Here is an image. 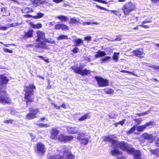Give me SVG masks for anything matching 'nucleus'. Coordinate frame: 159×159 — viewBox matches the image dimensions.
<instances>
[{
  "label": "nucleus",
  "mask_w": 159,
  "mask_h": 159,
  "mask_svg": "<svg viewBox=\"0 0 159 159\" xmlns=\"http://www.w3.org/2000/svg\"><path fill=\"white\" fill-rule=\"evenodd\" d=\"M111 57L109 56H106L101 59V63H104L107 61L110 60Z\"/></svg>",
  "instance_id": "c756f323"
},
{
  "label": "nucleus",
  "mask_w": 159,
  "mask_h": 159,
  "mask_svg": "<svg viewBox=\"0 0 159 159\" xmlns=\"http://www.w3.org/2000/svg\"><path fill=\"white\" fill-rule=\"evenodd\" d=\"M79 49L77 48H75L72 50V51L74 53H77L79 52Z\"/></svg>",
  "instance_id": "3c124183"
},
{
  "label": "nucleus",
  "mask_w": 159,
  "mask_h": 159,
  "mask_svg": "<svg viewBox=\"0 0 159 159\" xmlns=\"http://www.w3.org/2000/svg\"><path fill=\"white\" fill-rule=\"evenodd\" d=\"M36 47L42 48L47 49V47L46 44L43 43L45 39V33L43 31L38 30L36 31Z\"/></svg>",
  "instance_id": "f03ea898"
},
{
  "label": "nucleus",
  "mask_w": 159,
  "mask_h": 159,
  "mask_svg": "<svg viewBox=\"0 0 159 159\" xmlns=\"http://www.w3.org/2000/svg\"><path fill=\"white\" fill-rule=\"evenodd\" d=\"M135 121L139 125L141 123V122L142 121V120L141 118H139L135 120Z\"/></svg>",
  "instance_id": "79ce46f5"
},
{
  "label": "nucleus",
  "mask_w": 159,
  "mask_h": 159,
  "mask_svg": "<svg viewBox=\"0 0 159 159\" xmlns=\"http://www.w3.org/2000/svg\"><path fill=\"white\" fill-rule=\"evenodd\" d=\"M44 14L43 13H41L40 12H38L36 15L33 16V18L36 19L40 18L42 17Z\"/></svg>",
  "instance_id": "cd10ccee"
},
{
  "label": "nucleus",
  "mask_w": 159,
  "mask_h": 159,
  "mask_svg": "<svg viewBox=\"0 0 159 159\" xmlns=\"http://www.w3.org/2000/svg\"><path fill=\"white\" fill-rule=\"evenodd\" d=\"M75 156L69 152H65L64 156L60 157L59 156H56L53 157L52 159H75Z\"/></svg>",
  "instance_id": "0eeeda50"
},
{
  "label": "nucleus",
  "mask_w": 159,
  "mask_h": 159,
  "mask_svg": "<svg viewBox=\"0 0 159 159\" xmlns=\"http://www.w3.org/2000/svg\"><path fill=\"white\" fill-rule=\"evenodd\" d=\"M54 107L56 108L57 109H59L60 108V107L58 106L57 105L55 104H53Z\"/></svg>",
  "instance_id": "0e129e2a"
},
{
  "label": "nucleus",
  "mask_w": 159,
  "mask_h": 159,
  "mask_svg": "<svg viewBox=\"0 0 159 159\" xmlns=\"http://www.w3.org/2000/svg\"><path fill=\"white\" fill-rule=\"evenodd\" d=\"M11 100L7 96L5 91L0 90V103L2 104L10 103Z\"/></svg>",
  "instance_id": "423d86ee"
},
{
  "label": "nucleus",
  "mask_w": 159,
  "mask_h": 159,
  "mask_svg": "<svg viewBox=\"0 0 159 159\" xmlns=\"http://www.w3.org/2000/svg\"><path fill=\"white\" fill-rule=\"evenodd\" d=\"M61 29L63 30H68L69 29V27L64 24H61Z\"/></svg>",
  "instance_id": "72a5a7b5"
},
{
  "label": "nucleus",
  "mask_w": 159,
  "mask_h": 159,
  "mask_svg": "<svg viewBox=\"0 0 159 159\" xmlns=\"http://www.w3.org/2000/svg\"><path fill=\"white\" fill-rule=\"evenodd\" d=\"M82 25H90L91 23L90 22H84L82 23Z\"/></svg>",
  "instance_id": "13d9d810"
},
{
  "label": "nucleus",
  "mask_w": 159,
  "mask_h": 159,
  "mask_svg": "<svg viewBox=\"0 0 159 159\" xmlns=\"http://www.w3.org/2000/svg\"><path fill=\"white\" fill-rule=\"evenodd\" d=\"M149 113V111H147L141 113L136 114V115L139 116H143L144 115H146L148 114Z\"/></svg>",
  "instance_id": "a19ab883"
},
{
  "label": "nucleus",
  "mask_w": 159,
  "mask_h": 159,
  "mask_svg": "<svg viewBox=\"0 0 159 159\" xmlns=\"http://www.w3.org/2000/svg\"><path fill=\"white\" fill-rule=\"evenodd\" d=\"M111 12L113 13L116 16H120L121 15L120 12L117 11L116 10H111L110 11Z\"/></svg>",
  "instance_id": "c9c22d12"
},
{
  "label": "nucleus",
  "mask_w": 159,
  "mask_h": 159,
  "mask_svg": "<svg viewBox=\"0 0 159 159\" xmlns=\"http://www.w3.org/2000/svg\"><path fill=\"white\" fill-rule=\"evenodd\" d=\"M44 42H48L51 43H53V42L52 41H51L50 40L48 39H47L45 38V39L44 40Z\"/></svg>",
  "instance_id": "09e8293b"
},
{
  "label": "nucleus",
  "mask_w": 159,
  "mask_h": 159,
  "mask_svg": "<svg viewBox=\"0 0 159 159\" xmlns=\"http://www.w3.org/2000/svg\"><path fill=\"white\" fill-rule=\"evenodd\" d=\"M21 24V23H13L11 24L8 25V27L10 28L11 27H15L17 25H19Z\"/></svg>",
  "instance_id": "4c0bfd02"
},
{
  "label": "nucleus",
  "mask_w": 159,
  "mask_h": 159,
  "mask_svg": "<svg viewBox=\"0 0 159 159\" xmlns=\"http://www.w3.org/2000/svg\"><path fill=\"white\" fill-rule=\"evenodd\" d=\"M119 53L114 52L113 56V60L117 62L118 60V54Z\"/></svg>",
  "instance_id": "7c9ffc66"
},
{
  "label": "nucleus",
  "mask_w": 159,
  "mask_h": 159,
  "mask_svg": "<svg viewBox=\"0 0 159 159\" xmlns=\"http://www.w3.org/2000/svg\"><path fill=\"white\" fill-rule=\"evenodd\" d=\"M150 152L152 154L159 157V148H157L154 150H150Z\"/></svg>",
  "instance_id": "a878e982"
},
{
  "label": "nucleus",
  "mask_w": 159,
  "mask_h": 159,
  "mask_svg": "<svg viewBox=\"0 0 159 159\" xmlns=\"http://www.w3.org/2000/svg\"><path fill=\"white\" fill-rule=\"evenodd\" d=\"M113 90L110 89H106L105 90V92L106 94H111L113 92Z\"/></svg>",
  "instance_id": "e433bc0d"
},
{
  "label": "nucleus",
  "mask_w": 159,
  "mask_h": 159,
  "mask_svg": "<svg viewBox=\"0 0 159 159\" xmlns=\"http://www.w3.org/2000/svg\"><path fill=\"white\" fill-rule=\"evenodd\" d=\"M139 26L140 27H143V28H145L146 29L149 28V27H148V25H143L142 24V25H139Z\"/></svg>",
  "instance_id": "4d7b16f0"
},
{
  "label": "nucleus",
  "mask_w": 159,
  "mask_h": 159,
  "mask_svg": "<svg viewBox=\"0 0 159 159\" xmlns=\"http://www.w3.org/2000/svg\"><path fill=\"white\" fill-rule=\"evenodd\" d=\"M67 36L65 35H60L57 38L58 40H62L65 39H67Z\"/></svg>",
  "instance_id": "ea45409f"
},
{
  "label": "nucleus",
  "mask_w": 159,
  "mask_h": 159,
  "mask_svg": "<svg viewBox=\"0 0 159 159\" xmlns=\"http://www.w3.org/2000/svg\"><path fill=\"white\" fill-rule=\"evenodd\" d=\"M73 138L72 136H65L63 134L60 135L58 137V139L61 142H67L72 140Z\"/></svg>",
  "instance_id": "9b49d317"
},
{
  "label": "nucleus",
  "mask_w": 159,
  "mask_h": 159,
  "mask_svg": "<svg viewBox=\"0 0 159 159\" xmlns=\"http://www.w3.org/2000/svg\"><path fill=\"white\" fill-rule=\"evenodd\" d=\"M142 138L148 140H150L152 142L154 139V138L151 134H148L146 133L143 134L142 135Z\"/></svg>",
  "instance_id": "4468645a"
},
{
  "label": "nucleus",
  "mask_w": 159,
  "mask_h": 159,
  "mask_svg": "<svg viewBox=\"0 0 159 159\" xmlns=\"http://www.w3.org/2000/svg\"><path fill=\"white\" fill-rule=\"evenodd\" d=\"M55 29L58 30L61 29V24H57L55 25Z\"/></svg>",
  "instance_id": "37998d69"
},
{
  "label": "nucleus",
  "mask_w": 159,
  "mask_h": 159,
  "mask_svg": "<svg viewBox=\"0 0 159 159\" xmlns=\"http://www.w3.org/2000/svg\"><path fill=\"white\" fill-rule=\"evenodd\" d=\"M24 13H28L29 12H33V10L31 8L26 7H23L21 10Z\"/></svg>",
  "instance_id": "4be33fe9"
},
{
  "label": "nucleus",
  "mask_w": 159,
  "mask_h": 159,
  "mask_svg": "<svg viewBox=\"0 0 159 159\" xmlns=\"http://www.w3.org/2000/svg\"><path fill=\"white\" fill-rule=\"evenodd\" d=\"M121 40V38L120 37V36H116V38L114 40H111L112 41H120Z\"/></svg>",
  "instance_id": "a18cd8bd"
},
{
  "label": "nucleus",
  "mask_w": 159,
  "mask_h": 159,
  "mask_svg": "<svg viewBox=\"0 0 159 159\" xmlns=\"http://www.w3.org/2000/svg\"><path fill=\"white\" fill-rule=\"evenodd\" d=\"M95 78L99 87H105L109 85L108 80L98 77H95Z\"/></svg>",
  "instance_id": "1a4fd4ad"
},
{
  "label": "nucleus",
  "mask_w": 159,
  "mask_h": 159,
  "mask_svg": "<svg viewBox=\"0 0 159 159\" xmlns=\"http://www.w3.org/2000/svg\"><path fill=\"white\" fill-rule=\"evenodd\" d=\"M29 88H27L25 89L26 91L25 94V99L27 102H32L33 101L34 96L33 94V91H29Z\"/></svg>",
  "instance_id": "6e6552de"
},
{
  "label": "nucleus",
  "mask_w": 159,
  "mask_h": 159,
  "mask_svg": "<svg viewBox=\"0 0 159 159\" xmlns=\"http://www.w3.org/2000/svg\"><path fill=\"white\" fill-rule=\"evenodd\" d=\"M30 112H31L34 116H36V114L38 112L39 110L37 109H34L30 108L29 109Z\"/></svg>",
  "instance_id": "bb28decb"
},
{
  "label": "nucleus",
  "mask_w": 159,
  "mask_h": 159,
  "mask_svg": "<svg viewBox=\"0 0 159 159\" xmlns=\"http://www.w3.org/2000/svg\"><path fill=\"white\" fill-rule=\"evenodd\" d=\"M133 52L135 56L137 57H139L144 54L142 49H140L134 51Z\"/></svg>",
  "instance_id": "6ab92c4d"
},
{
  "label": "nucleus",
  "mask_w": 159,
  "mask_h": 159,
  "mask_svg": "<svg viewBox=\"0 0 159 159\" xmlns=\"http://www.w3.org/2000/svg\"><path fill=\"white\" fill-rule=\"evenodd\" d=\"M155 144L157 146H159V138L156 141Z\"/></svg>",
  "instance_id": "052dcab7"
},
{
  "label": "nucleus",
  "mask_w": 159,
  "mask_h": 159,
  "mask_svg": "<svg viewBox=\"0 0 159 159\" xmlns=\"http://www.w3.org/2000/svg\"><path fill=\"white\" fill-rule=\"evenodd\" d=\"M27 88H29V91H33L32 90L33 89H34L35 88V87L34 85L33 84L30 85L29 87H25V89H26Z\"/></svg>",
  "instance_id": "58836bf2"
},
{
  "label": "nucleus",
  "mask_w": 159,
  "mask_h": 159,
  "mask_svg": "<svg viewBox=\"0 0 159 159\" xmlns=\"http://www.w3.org/2000/svg\"><path fill=\"white\" fill-rule=\"evenodd\" d=\"M90 139V136H88L84 132H83L82 133H79L77 139L80 144L86 145L88 144L89 140Z\"/></svg>",
  "instance_id": "39448f33"
},
{
  "label": "nucleus",
  "mask_w": 159,
  "mask_h": 159,
  "mask_svg": "<svg viewBox=\"0 0 159 159\" xmlns=\"http://www.w3.org/2000/svg\"><path fill=\"white\" fill-rule=\"evenodd\" d=\"M84 66L80 65V66H72L71 69L76 73L82 76H84L90 74L91 71L86 69H83Z\"/></svg>",
  "instance_id": "7ed1b4c3"
},
{
  "label": "nucleus",
  "mask_w": 159,
  "mask_h": 159,
  "mask_svg": "<svg viewBox=\"0 0 159 159\" xmlns=\"http://www.w3.org/2000/svg\"><path fill=\"white\" fill-rule=\"evenodd\" d=\"M146 127L144 125L139 126L136 128L137 130L139 132L142 131Z\"/></svg>",
  "instance_id": "c85d7f7f"
},
{
  "label": "nucleus",
  "mask_w": 159,
  "mask_h": 159,
  "mask_svg": "<svg viewBox=\"0 0 159 159\" xmlns=\"http://www.w3.org/2000/svg\"><path fill=\"white\" fill-rule=\"evenodd\" d=\"M0 90H2V87H5L8 82L9 80L6 77L2 75H0Z\"/></svg>",
  "instance_id": "f8f14e48"
},
{
  "label": "nucleus",
  "mask_w": 159,
  "mask_h": 159,
  "mask_svg": "<svg viewBox=\"0 0 159 159\" xmlns=\"http://www.w3.org/2000/svg\"><path fill=\"white\" fill-rule=\"evenodd\" d=\"M151 2L153 3H156L158 2H159V0H151Z\"/></svg>",
  "instance_id": "69168bd1"
},
{
  "label": "nucleus",
  "mask_w": 159,
  "mask_h": 159,
  "mask_svg": "<svg viewBox=\"0 0 159 159\" xmlns=\"http://www.w3.org/2000/svg\"><path fill=\"white\" fill-rule=\"evenodd\" d=\"M94 1L99 2H101L103 3H107V2L105 1H102L101 0H93Z\"/></svg>",
  "instance_id": "680f3d73"
},
{
  "label": "nucleus",
  "mask_w": 159,
  "mask_h": 159,
  "mask_svg": "<svg viewBox=\"0 0 159 159\" xmlns=\"http://www.w3.org/2000/svg\"><path fill=\"white\" fill-rule=\"evenodd\" d=\"M36 117V116H34V115L32 113H31V112H30V113L28 114L26 116V119L28 120H31Z\"/></svg>",
  "instance_id": "393cba45"
},
{
  "label": "nucleus",
  "mask_w": 159,
  "mask_h": 159,
  "mask_svg": "<svg viewBox=\"0 0 159 159\" xmlns=\"http://www.w3.org/2000/svg\"><path fill=\"white\" fill-rule=\"evenodd\" d=\"M3 50L5 52H7L10 53H12L13 52V51L12 50H9L8 49L4 48Z\"/></svg>",
  "instance_id": "49530a36"
},
{
  "label": "nucleus",
  "mask_w": 159,
  "mask_h": 159,
  "mask_svg": "<svg viewBox=\"0 0 159 159\" xmlns=\"http://www.w3.org/2000/svg\"><path fill=\"white\" fill-rule=\"evenodd\" d=\"M117 159H124V157L123 156L118 157Z\"/></svg>",
  "instance_id": "774afa93"
},
{
  "label": "nucleus",
  "mask_w": 159,
  "mask_h": 159,
  "mask_svg": "<svg viewBox=\"0 0 159 159\" xmlns=\"http://www.w3.org/2000/svg\"><path fill=\"white\" fill-rule=\"evenodd\" d=\"M9 28V27H8V25H7V26H0V30H5Z\"/></svg>",
  "instance_id": "de8ad7c7"
},
{
  "label": "nucleus",
  "mask_w": 159,
  "mask_h": 159,
  "mask_svg": "<svg viewBox=\"0 0 159 159\" xmlns=\"http://www.w3.org/2000/svg\"><path fill=\"white\" fill-rule=\"evenodd\" d=\"M136 127L135 126H134L131 129H130L129 131L126 132L127 134H131L134 131L136 130Z\"/></svg>",
  "instance_id": "f704fd0d"
},
{
  "label": "nucleus",
  "mask_w": 159,
  "mask_h": 159,
  "mask_svg": "<svg viewBox=\"0 0 159 159\" xmlns=\"http://www.w3.org/2000/svg\"><path fill=\"white\" fill-rule=\"evenodd\" d=\"M125 123V120H123L121 121H120L118 122L119 124L123 125Z\"/></svg>",
  "instance_id": "bf43d9fd"
},
{
  "label": "nucleus",
  "mask_w": 159,
  "mask_h": 159,
  "mask_svg": "<svg viewBox=\"0 0 159 159\" xmlns=\"http://www.w3.org/2000/svg\"><path fill=\"white\" fill-rule=\"evenodd\" d=\"M111 146L113 148L110 152L111 155L117 156L122 154L121 152L117 149L120 148L121 149L125 150L129 153H134V159H142L141 157V152L139 151H134V149L130 145L124 142H119L117 140H113L111 142Z\"/></svg>",
  "instance_id": "f257e3e1"
},
{
  "label": "nucleus",
  "mask_w": 159,
  "mask_h": 159,
  "mask_svg": "<svg viewBox=\"0 0 159 159\" xmlns=\"http://www.w3.org/2000/svg\"><path fill=\"white\" fill-rule=\"evenodd\" d=\"M33 30L32 29L29 30L26 32H25V37L28 38L31 37L33 36Z\"/></svg>",
  "instance_id": "aec40b11"
},
{
  "label": "nucleus",
  "mask_w": 159,
  "mask_h": 159,
  "mask_svg": "<svg viewBox=\"0 0 159 159\" xmlns=\"http://www.w3.org/2000/svg\"><path fill=\"white\" fill-rule=\"evenodd\" d=\"M150 22H151V21L150 20H146L143 21L142 22V23L143 24H145L146 23H149Z\"/></svg>",
  "instance_id": "e2e57ef3"
},
{
  "label": "nucleus",
  "mask_w": 159,
  "mask_h": 159,
  "mask_svg": "<svg viewBox=\"0 0 159 159\" xmlns=\"http://www.w3.org/2000/svg\"><path fill=\"white\" fill-rule=\"evenodd\" d=\"M111 136H108V137H106L104 139V141L106 142V141H110V143L111 144V142L113 140H112L111 139Z\"/></svg>",
  "instance_id": "473e14b6"
},
{
  "label": "nucleus",
  "mask_w": 159,
  "mask_h": 159,
  "mask_svg": "<svg viewBox=\"0 0 159 159\" xmlns=\"http://www.w3.org/2000/svg\"><path fill=\"white\" fill-rule=\"evenodd\" d=\"M91 37L90 36H88L86 37H85L84 38V39L85 40H87L89 41H90L91 40Z\"/></svg>",
  "instance_id": "5fc2aeb1"
},
{
  "label": "nucleus",
  "mask_w": 159,
  "mask_h": 159,
  "mask_svg": "<svg viewBox=\"0 0 159 159\" xmlns=\"http://www.w3.org/2000/svg\"><path fill=\"white\" fill-rule=\"evenodd\" d=\"M59 133V131L57 129L52 128L51 131V138L53 139H57Z\"/></svg>",
  "instance_id": "ddd939ff"
},
{
  "label": "nucleus",
  "mask_w": 159,
  "mask_h": 159,
  "mask_svg": "<svg viewBox=\"0 0 159 159\" xmlns=\"http://www.w3.org/2000/svg\"><path fill=\"white\" fill-rule=\"evenodd\" d=\"M128 73L131 74L132 75H133L135 76H137V75L134 73H133L132 72H131L128 71Z\"/></svg>",
  "instance_id": "338daca9"
},
{
  "label": "nucleus",
  "mask_w": 159,
  "mask_h": 159,
  "mask_svg": "<svg viewBox=\"0 0 159 159\" xmlns=\"http://www.w3.org/2000/svg\"><path fill=\"white\" fill-rule=\"evenodd\" d=\"M153 122H149L148 123H146L145 125V127H146L147 126H148L150 125L153 124Z\"/></svg>",
  "instance_id": "603ef678"
},
{
  "label": "nucleus",
  "mask_w": 159,
  "mask_h": 159,
  "mask_svg": "<svg viewBox=\"0 0 159 159\" xmlns=\"http://www.w3.org/2000/svg\"><path fill=\"white\" fill-rule=\"evenodd\" d=\"M136 9L135 4L130 2L125 3L122 7V10L125 16L129 15L131 12L135 10Z\"/></svg>",
  "instance_id": "20e7f679"
},
{
  "label": "nucleus",
  "mask_w": 159,
  "mask_h": 159,
  "mask_svg": "<svg viewBox=\"0 0 159 159\" xmlns=\"http://www.w3.org/2000/svg\"><path fill=\"white\" fill-rule=\"evenodd\" d=\"M56 19H58L62 22H66L68 20L69 18L66 16L63 15H60L55 17Z\"/></svg>",
  "instance_id": "a211bd4d"
},
{
  "label": "nucleus",
  "mask_w": 159,
  "mask_h": 159,
  "mask_svg": "<svg viewBox=\"0 0 159 159\" xmlns=\"http://www.w3.org/2000/svg\"><path fill=\"white\" fill-rule=\"evenodd\" d=\"M89 114L88 113L85 114L79 118L78 120L79 121H83L84 120L88 117Z\"/></svg>",
  "instance_id": "2f4dec72"
},
{
  "label": "nucleus",
  "mask_w": 159,
  "mask_h": 159,
  "mask_svg": "<svg viewBox=\"0 0 159 159\" xmlns=\"http://www.w3.org/2000/svg\"><path fill=\"white\" fill-rule=\"evenodd\" d=\"M52 1L56 3H58L62 2L63 0H52Z\"/></svg>",
  "instance_id": "864d4df0"
},
{
  "label": "nucleus",
  "mask_w": 159,
  "mask_h": 159,
  "mask_svg": "<svg viewBox=\"0 0 159 159\" xmlns=\"http://www.w3.org/2000/svg\"><path fill=\"white\" fill-rule=\"evenodd\" d=\"M36 146V150L38 153L42 155L45 152L46 148L45 145L43 143H39Z\"/></svg>",
  "instance_id": "9d476101"
},
{
  "label": "nucleus",
  "mask_w": 159,
  "mask_h": 159,
  "mask_svg": "<svg viewBox=\"0 0 159 159\" xmlns=\"http://www.w3.org/2000/svg\"><path fill=\"white\" fill-rule=\"evenodd\" d=\"M152 68L153 69H155V70H157V71L159 70V66H152Z\"/></svg>",
  "instance_id": "6e6d98bb"
},
{
  "label": "nucleus",
  "mask_w": 159,
  "mask_h": 159,
  "mask_svg": "<svg viewBox=\"0 0 159 159\" xmlns=\"http://www.w3.org/2000/svg\"><path fill=\"white\" fill-rule=\"evenodd\" d=\"M31 2L33 4L39 5V4H44L47 3L50 0H44L42 1L41 0H30Z\"/></svg>",
  "instance_id": "dca6fc26"
},
{
  "label": "nucleus",
  "mask_w": 159,
  "mask_h": 159,
  "mask_svg": "<svg viewBox=\"0 0 159 159\" xmlns=\"http://www.w3.org/2000/svg\"><path fill=\"white\" fill-rule=\"evenodd\" d=\"M39 126L41 127H43L45 128H47L49 126V125L47 124H39L38 125Z\"/></svg>",
  "instance_id": "c03bdc74"
},
{
  "label": "nucleus",
  "mask_w": 159,
  "mask_h": 159,
  "mask_svg": "<svg viewBox=\"0 0 159 159\" xmlns=\"http://www.w3.org/2000/svg\"><path fill=\"white\" fill-rule=\"evenodd\" d=\"M30 26L33 28H36L38 29L42 28V25L39 23L35 24L34 23H31L30 24Z\"/></svg>",
  "instance_id": "b1692460"
},
{
  "label": "nucleus",
  "mask_w": 159,
  "mask_h": 159,
  "mask_svg": "<svg viewBox=\"0 0 159 159\" xmlns=\"http://www.w3.org/2000/svg\"><path fill=\"white\" fill-rule=\"evenodd\" d=\"M68 23L70 24H77L78 25L81 24L79 18H76L75 17L70 18L68 21Z\"/></svg>",
  "instance_id": "2eb2a0df"
},
{
  "label": "nucleus",
  "mask_w": 159,
  "mask_h": 159,
  "mask_svg": "<svg viewBox=\"0 0 159 159\" xmlns=\"http://www.w3.org/2000/svg\"><path fill=\"white\" fill-rule=\"evenodd\" d=\"M13 122V120H6L4 121V123L7 124L10 123H12Z\"/></svg>",
  "instance_id": "8fccbe9b"
},
{
  "label": "nucleus",
  "mask_w": 159,
  "mask_h": 159,
  "mask_svg": "<svg viewBox=\"0 0 159 159\" xmlns=\"http://www.w3.org/2000/svg\"><path fill=\"white\" fill-rule=\"evenodd\" d=\"M75 46H79L81 45V43H83V41L80 39H75Z\"/></svg>",
  "instance_id": "5701e85b"
},
{
  "label": "nucleus",
  "mask_w": 159,
  "mask_h": 159,
  "mask_svg": "<svg viewBox=\"0 0 159 159\" xmlns=\"http://www.w3.org/2000/svg\"><path fill=\"white\" fill-rule=\"evenodd\" d=\"M67 130L68 132L74 134L78 132V129L75 127H68Z\"/></svg>",
  "instance_id": "f3484780"
},
{
  "label": "nucleus",
  "mask_w": 159,
  "mask_h": 159,
  "mask_svg": "<svg viewBox=\"0 0 159 159\" xmlns=\"http://www.w3.org/2000/svg\"><path fill=\"white\" fill-rule=\"evenodd\" d=\"M106 55V54L104 52L99 50L96 52V54L95 55V56L96 58H98L105 56Z\"/></svg>",
  "instance_id": "412c9836"
}]
</instances>
